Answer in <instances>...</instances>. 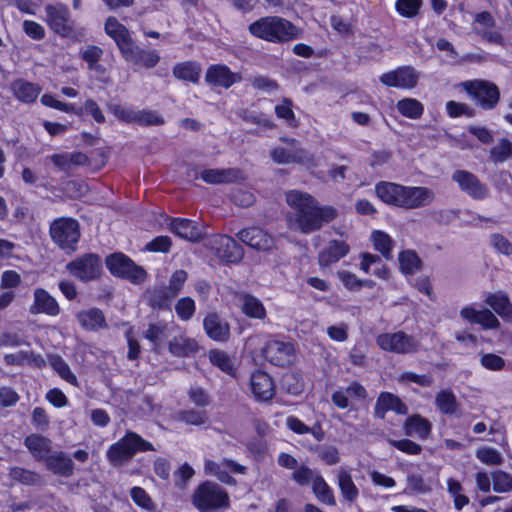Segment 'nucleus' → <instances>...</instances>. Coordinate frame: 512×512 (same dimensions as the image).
<instances>
[{
    "instance_id": "1",
    "label": "nucleus",
    "mask_w": 512,
    "mask_h": 512,
    "mask_svg": "<svg viewBox=\"0 0 512 512\" xmlns=\"http://www.w3.org/2000/svg\"><path fill=\"white\" fill-rule=\"evenodd\" d=\"M285 201L290 208L286 214L288 227L302 234L319 231L337 216L334 207L320 205L315 197L301 190L286 191Z\"/></svg>"
},
{
    "instance_id": "2",
    "label": "nucleus",
    "mask_w": 512,
    "mask_h": 512,
    "mask_svg": "<svg viewBox=\"0 0 512 512\" xmlns=\"http://www.w3.org/2000/svg\"><path fill=\"white\" fill-rule=\"evenodd\" d=\"M375 193L385 204L405 210L426 207L435 198L434 192L428 187L404 186L388 181L377 183Z\"/></svg>"
},
{
    "instance_id": "3",
    "label": "nucleus",
    "mask_w": 512,
    "mask_h": 512,
    "mask_svg": "<svg viewBox=\"0 0 512 512\" xmlns=\"http://www.w3.org/2000/svg\"><path fill=\"white\" fill-rule=\"evenodd\" d=\"M302 30L289 20L267 16L258 20V37L274 43H287L302 37Z\"/></svg>"
},
{
    "instance_id": "4",
    "label": "nucleus",
    "mask_w": 512,
    "mask_h": 512,
    "mask_svg": "<svg viewBox=\"0 0 512 512\" xmlns=\"http://www.w3.org/2000/svg\"><path fill=\"white\" fill-rule=\"evenodd\" d=\"M192 503L199 512H215L229 506V496L218 484L206 481L195 489Z\"/></svg>"
},
{
    "instance_id": "5",
    "label": "nucleus",
    "mask_w": 512,
    "mask_h": 512,
    "mask_svg": "<svg viewBox=\"0 0 512 512\" xmlns=\"http://www.w3.org/2000/svg\"><path fill=\"white\" fill-rule=\"evenodd\" d=\"M153 445L135 432H127L107 451V458L113 466H119L137 452L154 451Z\"/></svg>"
},
{
    "instance_id": "6",
    "label": "nucleus",
    "mask_w": 512,
    "mask_h": 512,
    "mask_svg": "<svg viewBox=\"0 0 512 512\" xmlns=\"http://www.w3.org/2000/svg\"><path fill=\"white\" fill-rule=\"evenodd\" d=\"M461 86L476 105L484 110L494 109L499 102L500 91L492 82L476 79L465 81L461 83Z\"/></svg>"
},
{
    "instance_id": "7",
    "label": "nucleus",
    "mask_w": 512,
    "mask_h": 512,
    "mask_svg": "<svg viewBox=\"0 0 512 512\" xmlns=\"http://www.w3.org/2000/svg\"><path fill=\"white\" fill-rule=\"evenodd\" d=\"M50 236L61 249L74 251L80 237L79 224L73 218L55 219L50 225Z\"/></svg>"
},
{
    "instance_id": "8",
    "label": "nucleus",
    "mask_w": 512,
    "mask_h": 512,
    "mask_svg": "<svg viewBox=\"0 0 512 512\" xmlns=\"http://www.w3.org/2000/svg\"><path fill=\"white\" fill-rule=\"evenodd\" d=\"M105 263L111 274L126 278L135 284H140L146 279V271L122 253L109 255Z\"/></svg>"
},
{
    "instance_id": "9",
    "label": "nucleus",
    "mask_w": 512,
    "mask_h": 512,
    "mask_svg": "<svg viewBox=\"0 0 512 512\" xmlns=\"http://www.w3.org/2000/svg\"><path fill=\"white\" fill-rule=\"evenodd\" d=\"M66 270L80 281H94L101 274V258L94 253L85 254L67 263Z\"/></svg>"
},
{
    "instance_id": "10",
    "label": "nucleus",
    "mask_w": 512,
    "mask_h": 512,
    "mask_svg": "<svg viewBox=\"0 0 512 512\" xmlns=\"http://www.w3.org/2000/svg\"><path fill=\"white\" fill-rule=\"evenodd\" d=\"M112 112L118 120L128 124L135 123L140 126H162L165 124L164 117L154 110H137L134 108L115 105L112 108Z\"/></svg>"
},
{
    "instance_id": "11",
    "label": "nucleus",
    "mask_w": 512,
    "mask_h": 512,
    "mask_svg": "<svg viewBox=\"0 0 512 512\" xmlns=\"http://www.w3.org/2000/svg\"><path fill=\"white\" fill-rule=\"evenodd\" d=\"M46 22L50 29L62 37H68L73 33L74 23L68 7L62 3L45 6Z\"/></svg>"
},
{
    "instance_id": "12",
    "label": "nucleus",
    "mask_w": 512,
    "mask_h": 512,
    "mask_svg": "<svg viewBox=\"0 0 512 512\" xmlns=\"http://www.w3.org/2000/svg\"><path fill=\"white\" fill-rule=\"evenodd\" d=\"M263 357L275 366L285 367L296 359L295 346L291 342L270 340L262 348Z\"/></svg>"
},
{
    "instance_id": "13",
    "label": "nucleus",
    "mask_w": 512,
    "mask_h": 512,
    "mask_svg": "<svg viewBox=\"0 0 512 512\" xmlns=\"http://www.w3.org/2000/svg\"><path fill=\"white\" fill-rule=\"evenodd\" d=\"M376 342L381 349L397 354L410 353L417 348V342L413 337L408 336L402 331L380 334Z\"/></svg>"
},
{
    "instance_id": "14",
    "label": "nucleus",
    "mask_w": 512,
    "mask_h": 512,
    "mask_svg": "<svg viewBox=\"0 0 512 512\" xmlns=\"http://www.w3.org/2000/svg\"><path fill=\"white\" fill-rule=\"evenodd\" d=\"M452 180L459 185V188L471 198L480 200L488 196L489 190L476 175L466 170H456L452 174Z\"/></svg>"
},
{
    "instance_id": "15",
    "label": "nucleus",
    "mask_w": 512,
    "mask_h": 512,
    "mask_svg": "<svg viewBox=\"0 0 512 512\" xmlns=\"http://www.w3.org/2000/svg\"><path fill=\"white\" fill-rule=\"evenodd\" d=\"M419 73L411 66H402L384 73L380 77L383 85L401 89H412L417 85Z\"/></svg>"
},
{
    "instance_id": "16",
    "label": "nucleus",
    "mask_w": 512,
    "mask_h": 512,
    "mask_svg": "<svg viewBox=\"0 0 512 512\" xmlns=\"http://www.w3.org/2000/svg\"><path fill=\"white\" fill-rule=\"evenodd\" d=\"M210 247L220 259L236 263L243 257L242 247L236 241L226 235H216L210 240Z\"/></svg>"
},
{
    "instance_id": "17",
    "label": "nucleus",
    "mask_w": 512,
    "mask_h": 512,
    "mask_svg": "<svg viewBox=\"0 0 512 512\" xmlns=\"http://www.w3.org/2000/svg\"><path fill=\"white\" fill-rule=\"evenodd\" d=\"M245 470V466L227 459H223L220 462L206 460L204 463L205 474L214 476L225 484L233 483V478L230 476V473L244 474Z\"/></svg>"
},
{
    "instance_id": "18",
    "label": "nucleus",
    "mask_w": 512,
    "mask_h": 512,
    "mask_svg": "<svg viewBox=\"0 0 512 512\" xmlns=\"http://www.w3.org/2000/svg\"><path fill=\"white\" fill-rule=\"evenodd\" d=\"M32 315L45 314L55 317L60 313L57 300L43 288H36L33 292V303L29 308Z\"/></svg>"
},
{
    "instance_id": "19",
    "label": "nucleus",
    "mask_w": 512,
    "mask_h": 512,
    "mask_svg": "<svg viewBox=\"0 0 512 512\" xmlns=\"http://www.w3.org/2000/svg\"><path fill=\"white\" fill-rule=\"evenodd\" d=\"M121 54L125 60L147 69L154 68L160 61V55L156 50L142 49L134 45L133 41Z\"/></svg>"
},
{
    "instance_id": "20",
    "label": "nucleus",
    "mask_w": 512,
    "mask_h": 512,
    "mask_svg": "<svg viewBox=\"0 0 512 512\" xmlns=\"http://www.w3.org/2000/svg\"><path fill=\"white\" fill-rule=\"evenodd\" d=\"M207 336L217 342H226L230 337V325L216 313H209L203 320Z\"/></svg>"
},
{
    "instance_id": "21",
    "label": "nucleus",
    "mask_w": 512,
    "mask_h": 512,
    "mask_svg": "<svg viewBox=\"0 0 512 512\" xmlns=\"http://www.w3.org/2000/svg\"><path fill=\"white\" fill-rule=\"evenodd\" d=\"M201 178L208 184L222 185L236 183L243 179L242 172L236 168L205 169L201 172Z\"/></svg>"
},
{
    "instance_id": "22",
    "label": "nucleus",
    "mask_w": 512,
    "mask_h": 512,
    "mask_svg": "<svg viewBox=\"0 0 512 512\" xmlns=\"http://www.w3.org/2000/svg\"><path fill=\"white\" fill-rule=\"evenodd\" d=\"M168 351L174 357H191L199 351V344L194 338L180 334L168 342Z\"/></svg>"
},
{
    "instance_id": "23",
    "label": "nucleus",
    "mask_w": 512,
    "mask_h": 512,
    "mask_svg": "<svg viewBox=\"0 0 512 512\" xmlns=\"http://www.w3.org/2000/svg\"><path fill=\"white\" fill-rule=\"evenodd\" d=\"M169 230L178 237L190 242L198 241L202 232L198 224L185 218H173L169 223Z\"/></svg>"
},
{
    "instance_id": "24",
    "label": "nucleus",
    "mask_w": 512,
    "mask_h": 512,
    "mask_svg": "<svg viewBox=\"0 0 512 512\" xmlns=\"http://www.w3.org/2000/svg\"><path fill=\"white\" fill-rule=\"evenodd\" d=\"M205 79L214 86L229 88L239 81L240 77L224 65H213L208 68Z\"/></svg>"
},
{
    "instance_id": "25",
    "label": "nucleus",
    "mask_w": 512,
    "mask_h": 512,
    "mask_svg": "<svg viewBox=\"0 0 512 512\" xmlns=\"http://www.w3.org/2000/svg\"><path fill=\"white\" fill-rule=\"evenodd\" d=\"M76 318L80 326L87 331H97L108 327L103 312L96 307L79 311Z\"/></svg>"
},
{
    "instance_id": "26",
    "label": "nucleus",
    "mask_w": 512,
    "mask_h": 512,
    "mask_svg": "<svg viewBox=\"0 0 512 512\" xmlns=\"http://www.w3.org/2000/svg\"><path fill=\"white\" fill-rule=\"evenodd\" d=\"M336 477L344 501L349 504L354 503L359 496V490L352 479L350 471L345 467H339L336 470Z\"/></svg>"
},
{
    "instance_id": "27",
    "label": "nucleus",
    "mask_w": 512,
    "mask_h": 512,
    "mask_svg": "<svg viewBox=\"0 0 512 512\" xmlns=\"http://www.w3.org/2000/svg\"><path fill=\"white\" fill-rule=\"evenodd\" d=\"M349 250V245L344 241L331 240L328 247L319 253L318 262L322 267L329 266L345 257Z\"/></svg>"
},
{
    "instance_id": "28",
    "label": "nucleus",
    "mask_w": 512,
    "mask_h": 512,
    "mask_svg": "<svg viewBox=\"0 0 512 512\" xmlns=\"http://www.w3.org/2000/svg\"><path fill=\"white\" fill-rule=\"evenodd\" d=\"M105 32L114 39L122 53L132 42L127 28L115 17H109L105 22Z\"/></svg>"
},
{
    "instance_id": "29",
    "label": "nucleus",
    "mask_w": 512,
    "mask_h": 512,
    "mask_svg": "<svg viewBox=\"0 0 512 512\" xmlns=\"http://www.w3.org/2000/svg\"><path fill=\"white\" fill-rule=\"evenodd\" d=\"M170 336V328L167 323L157 322L150 324L143 332V337L152 344V349L156 352L160 350L163 343Z\"/></svg>"
},
{
    "instance_id": "30",
    "label": "nucleus",
    "mask_w": 512,
    "mask_h": 512,
    "mask_svg": "<svg viewBox=\"0 0 512 512\" xmlns=\"http://www.w3.org/2000/svg\"><path fill=\"white\" fill-rule=\"evenodd\" d=\"M404 430L407 436L425 439L431 432V424L427 419L416 415L406 420Z\"/></svg>"
},
{
    "instance_id": "31",
    "label": "nucleus",
    "mask_w": 512,
    "mask_h": 512,
    "mask_svg": "<svg viewBox=\"0 0 512 512\" xmlns=\"http://www.w3.org/2000/svg\"><path fill=\"white\" fill-rule=\"evenodd\" d=\"M504 321H512V304L504 294H490L485 301Z\"/></svg>"
},
{
    "instance_id": "32",
    "label": "nucleus",
    "mask_w": 512,
    "mask_h": 512,
    "mask_svg": "<svg viewBox=\"0 0 512 512\" xmlns=\"http://www.w3.org/2000/svg\"><path fill=\"white\" fill-rule=\"evenodd\" d=\"M12 89L16 98L25 103H33L41 92L38 85L24 80L15 81Z\"/></svg>"
},
{
    "instance_id": "33",
    "label": "nucleus",
    "mask_w": 512,
    "mask_h": 512,
    "mask_svg": "<svg viewBox=\"0 0 512 512\" xmlns=\"http://www.w3.org/2000/svg\"><path fill=\"white\" fill-rule=\"evenodd\" d=\"M387 410H393L398 414L407 413L406 405L398 397L390 393H382L376 404V413L380 415V411H382L381 417H383Z\"/></svg>"
},
{
    "instance_id": "34",
    "label": "nucleus",
    "mask_w": 512,
    "mask_h": 512,
    "mask_svg": "<svg viewBox=\"0 0 512 512\" xmlns=\"http://www.w3.org/2000/svg\"><path fill=\"white\" fill-rule=\"evenodd\" d=\"M25 445L34 457L46 460L50 453V441L40 435H30L25 440Z\"/></svg>"
},
{
    "instance_id": "35",
    "label": "nucleus",
    "mask_w": 512,
    "mask_h": 512,
    "mask_svg": "<svg viewBox=\"0 0 512 512\" xmlns=\"http://www.w3.org/2000/svg\"><path fill=\"white\" fill-rule=\"evenodd\" d=\"M47 467L60 475H69L73 469L72 460L62 452L49 455L46 459Z\"/></svg>"
},
{
    "instance_id": "36",
    "label": "nucleus",
    "mask_w": 512,
    "mask_h": 512,
    "mask_svg": "<svg viewBox=\"0 0 512 512\" xmlns=\"http://www.w3.org/2000/svg\"><path fill=\"white\" fill-rule=\"evenodd\" d=\"M201 69L194 62H184L177 64L173 68V75L180 80L197 83L200 77Z\"/></svg>"
},
{
    "instance_id": "37",
    "label": "nucleus",
    "mask_w": 512,
    "mask_h": 512,
    "mask_svg": "<svg viewBox=\"0 0 512 512\" xmlns=\"http://www.w3.org/2000/svg\"><path fill=\"white\" fill-rule=\"evenodd\" d=\"M312 490L319 501L331 506L336 504L332 489L321 475L315 476Z\"/></svg>"
},
{
    "instance_id": "38",
    "label": "nucleus",
    "mask_w": 512,
    "mask_h": 512,
    "mask_svg": "<svg viewBox=\"0 0 512 512\" xmlns=\"http://www.w3.org/2000/svg\"><path fill=\"white\" fill-rule=\"evenodd\" d=\"M399 264L404 274L412 275L421 268L422 261L415 251L406 250L400 253Z\"/></svg>"
},
{
    "instance_id": "39",
    "label": "nucleus",
    "mask_w": 512,
    "mask_h": 512,
    "mask_svg": "<svg viewBox=\"0 0 512 512\" xmlns=\"http://www.w3.org/2000/svg\"><path fill=\"white\" fill-rule=\"evenodd\" d=\"M396 107L403 116L411 119L420 118L424 111L423 105L413 98L399 100Z\"/></svg>"
},
{
    "instance_id": "40",
    "label": "nucleus",
    "mask_w": 512,
    "mask_h": 512,
    "mask_svg": "<svg viewBox=\"0 0 512 512\" xmlns=\"http://www.w3.org/2000/svg\"><path fill=\"white\" fill-rule=\"evenodd\" d=\"M371 240L375 250L380 252L384 258L391 259L393 240L387 233L375 230L372 232Z\"/></svg>"
},
{
    "instance_id": "41",
    "label": "nucleus",
    "mask_w": 512,
    "mask_h": 512,
    "mask_svg": "<svg viewBox=\"0 0 512 512\" xmlns=\"http://www.w3.org/2000/svg\"><path fill=\"white\" fill-rule=\"evenodd\" d=\"M49 364L52 369L61 377L62 380L75 384L76 376L71 371L69 365L59 355H49Z\"/></svg>"
},
{
    "instance_id": "42",
    "label": "nucleus",
    "mask_w": 512,
    "mask_h": 512,
    "mask_svg": "<svg viewBox=\"0 0 512 512\" xmlns=\"http://www.w3.org/2000/svg\"><path fill=\"white\" fill-rule=\"evenodd\" d=\"M512 157V142L508 138H501L490 149V159L493 163H503Z\"/></svg>"
},
{
    "instance_id": "43",
    "label": "nucleus",
    "mask_w": 512,
    "mask_h": 512,
    "mask_svg": "<svg viewBox=\"0 0 512 512\" xmlns=\"http://www.w3.org/2000/svg\"><path fill=\"white\" fill-rule=\"evenodd\" d=\"M209 360L220 368L223 372L232 375L234 373V365L232 359L224 351L213 349L209 352Z\"/></svg>"
},
{
    "instance_id": "44",
    "label": "nucleus",
    "mask_w": 512,
    "mask_h": 512,
    "mask_svg": "<svg viewBox=\"0 0 512 512\" xmlns=\"http://www.w3.org/2000/svg\"><path fill=\"white\" fill-rule=\"evenodd\" d=\"M234 304L247 316L251 318L256 317V298L254 296L244 292L236 293L234 295Z\"/></svg>"
},
{
    "instance_id": "45",
    "label": "nucleus",
    "mask_w": 512,
    "mask_h": 512,
    "mask_svg": "<svg viewBox=\"0 0 512 512\" xmlns=\"http://www.w3.org/2000/svg\"><path fill=\"white\" fill-rule=\"evenodd\" d=\"M293 102L289 98H284L282 103L275 107V113L278 118L285 120L289 127L296 128L298 122L292 109Z\"/></svg>"
},
{
    "instance_id": "46",
    "label": "nucleus",
    "mask_w": 512,
    "mask_h": 512,
    "mask_svg": "<svg viewBox=\"0 0 512 512\" xmlns=\"http://www.w3.org/2000/svg\"><path fill=\"white\" fill-rule=\"evenodd\" d=\"M436 405L444 414H454L458 408L454 394L448 391H442L436 396Z\"/></svg>"
},
{
    "instance_id": "47",
    "label": "nucleus",
    "mask_w": 512,
    "mask_h": 512,
    "mask_svg": "<svg viewBox=\"0 0 512 512\" xmlns=\"http://www.w3.org/2000/svg\"><path fill=\"white\" fill-rule=\"evenodd\" d=\"M175 296H170V291L167 287H161L153 290L149 297V304L153 308L162 309L169 305V302Z\"/></svg>"
},
{
    "instance_id": "48",
    "label": "nucleus",
    "mask_w": 512,
    "mask_h": 512,
    "mask_svg": "<svg viewBox=\"0 0 512 512\" xmlns=\"http://www.w3.org/2000/svg\"><path fill=\"white\" fill-rule=\"evenodd\" d=\"M493 489L497 493H505L512 490V477L501 470L492 473Z\"/></svg>"
},
{
    "instance_id": "49",
    "label": "nucleus",
    "mask_w": 512,
    "mask_h": 512,
    "mask_svg": "<svg viewBox=\"0 0 512 512\" xmlns=\"http://www.w3.org/2000/svg\"><path fill=\"white\" fill-rule=\"evenodd\" d=\"M176 314L183 321H188L195 313V302L190 297L179 299L175 305Z\"/></svg>"
},
{
    "instance_id": "50",
    "label": "nucleus",
    "mask_w": 512,
    "mask_h": 512,
    "mask_svg": "<svg viewBox=\"0 0 512 512\" xmlns=\"http://www.w3.org/2000/svg\"><path fill=\"white\" fill-rule=\"evenodd\" d=\"M102 54L103 50L94 45L87 46L81 53L83 60L87 62L90 70H98V68H102V65L98 64Z\"/></svg>"
},
{
    "instance_id": "51",
    "label": "nucleus",
    "mask_w": 512,
    "mask_h": 512,
    "mask_svg": "<svg viewBox=\"0 0 512 512\" xmlns=\"http://www.w3.org/2000/svg\"><path fill=\"white\" fill-rule=\"evenodd\" d=\"M281 140L293 145V147L290 149V163L304 164L312 160L311 155L305 149L295 145L298 143L297 140L287 138H281Z\"/></svg>"
},
{
    "instance_id": "52",
    "label": "nucleus",
    "mask_w": 512,
    "mask_h": 512,
    "mask_svg": "<svg viewBox=\"0 0 512 512\" xmlns=\"http://www.w3.org/2000/svg\"><path fill=\"white\" fill-rule=\"evenodd\" d=\"M421 6V0H397L396 9L400 15L413 18L415 17Z\"/></svg>"
},
{
    "instance_id": "53",
    "label": "nucleus",
    "mask_w": 512,
    "mask_h": 512,
    "mask_svg": "<svg viewBox=\"0 0 512 512\" xmlns=\"http://www.w3.org/2000/svg\"><path fill=\"white\" fill-rule=\"evenodd\" d=\"M476 457L484 464L499 465L502 463L501 454L494 448L483 447L476 451Z\"/></svg>"
},
{
    "instance_id": "54",
    "label": "nucleus",
    "mask_w": 512,
    "mask_h": 512,
    "mask_svg": "<svg viewBox=\"0 0 512 512\" xmlns=\"http://www.w3.org/2000/svg\"><path fill=\"white\" fill-rule=\"evenodd\" d=\"M177 419L190 425H202L207 420V415L200 410H185L177 415Z\"/></svg>"
},
{
    "instance_id": "55",
    "label": "nucleus",
    "mask_w": 512,
    "mask_h": 512,
    "mask_svg": "<svg viewBox=\"0 0 512 512\" xmlns=\"http://www.w3.org/2000/svg\"><path fill=\"white\" fill-rule=\"evenodd\" d=\"M130 496L135 504L139 507L152 511L154 508L153 502L146 491L141 487H133L130 491Z\"/></svg>"
},
{
    "instance_id": "56",
    "label": "nucleus",
    "mask_w": 512,
    "mask_h": 512,
    "mask_svg": "<svg viewBox=\"0 0 512 512\" xmlns=\"http://www.w3.org/2000/svg\"><path fill=\"white\" fill-rule=\"evenodd\" d=\"M317 454L327 465H335L340 461V454L335 446L322 445L318 447Z\"/></svg>"
},
{
    "instance_id": "57",
    "label": "nucleus",
    "mask_w": 512,
    "mask_h": 512,
    "mask_svg": "<svg viewBox=\"0 0 512 512\" xmlns=\"http://www.w3.org/2000/svg\"><path fill=\"white\" fill-rule=\"evenodd\" d=\"M490 243L498 253L503 254L505 256L512 255V243L502 234H491Z\"/></svg>"
},
{
    "instance_id": "58",
    "label": "nucleus",
    "mask_w": 512,
    "mask_h": 512,
    "mask_svg": "<svg viewBox=\"0 0 512 512\" xmlns=\"http://www.w3.org/2000/svg\"><path fill=\"white\" fill-rule=\"evenodd\" d=\"M172 246L171 238L168 236H157L145 245L149 252L168 253Z\"/></svg>"
},
{
    "instance_id": "59",
    "label": "nucleus",
    "mask_w": 512,
    "mask_h": 512,
    "mask_svg": "<svg viewBox=\"0 0 512 512\" xmlns=\"http://www.w3.org/2000/svg\"><path fill=\"white\" fill-rule=\"evenodd\" d=\"M316 475L317 474H315L312 469L302 465L295 469L294 473L292 474V479L300 486H305L310 482L313 484Z\"/></svg>"
},
{
    "instance_id": "60",
    "label": "nucleus",
    "mask_w": 512,
    "mask_h": 512,
    "mask_svg": "<svg viewBox=\"0 0 512 512\" xmlns=\"http://www.w3.org/2000/svg\"><path fill=\"white\" fill-rule=\"evenodd\" d=\"M9 475L12 480L28 485L36 483L39 478L37 474L19 467L12 468Z\"/></svg>"
},
{
    "instance_id": "61",
    "label": "nucleus",
    "mask_w": 512,
    "mask_h": 512,
    "mask_svg": "<svg viewBox=\"0 0 512 512\" xmlns=\"http://www.w3.org/2000/svg\"><path fill=\"white\" fill-rule=\"evenodd\" d=\"M194 473V469L190 465L187 463L183 464L174 472L175 485L181 489L185 488Z\"/></svg>"
},
{
    "instance_id": "62",
    "label": "nucleus",
    "mask_w": 512,
    "mask_h": 512,
    "mask_svg": "<svg viewBox=\"0 0 512 512\" xmlns=\"http://www.w3.org/2000/svg\"><path fill=\"white\" fill-rule=\"evenodd\" d=\"M186 280H187L186 271H184V270L175 271L169 280V285L167 286V288L170 291V296L176 297L178 295V293L180 292L182 286L186 282Z\"/></svg>"
},
{
    "instance_id": "63",
    "label": "nucleus",
    "mask_w": 512,
    "mask_h": 512,
    "mask_svg": "<svg viewBox=\"0 0 512 512\" xmlns=\"http://www.w3.org/2000/svg\"><path fill=\"white\" fill-rule=\"evenodd\" d=\"M389 444L393 447L397 448L398 450L405 452L410 455H417L421 452V446L409 439H402V440H389Z\"/></svg>"
},
{
    "instance_id": "64",
    "label": "nucleus",
    "mask_w": 512,
    "mask_h": 512,
    "mask_svg": "<svg viewBox=\"0 0 512 512\" xmlns=\"http://www.w3.org/2000/svg\"><path fill=\"white\" fill-rule=\"evenodd\" d=\"M23 30L27 36L34 40H42L45 37L44 27L32 20H25L23 22Z\"/></svg>"
}]
</instances>
